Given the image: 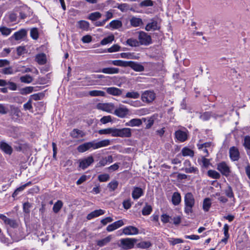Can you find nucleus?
I'll list each match as a JSON object with an SVG mask.
<instances>
[{
    "instance_id": "obj_1",
    "label": "nucleus",
    "mask_w": 250,
    "mask_h": 250,
    "mask_svg": "<svg viewBox=\"0 0 250 250\" xmlns=\"http://www.w3.org/2000/svg\"><path fill=\"white\" fill-rule=\"evenodd\" d=\"M185 202V212L187 214H191L193 212V207L195 205V199L193 195L190 192L186 194L184 197Z\"/></svg>"
},
{
    "instance_id": "obj_2",
    "label": "nucleus",
    "mask_w": 250,
    "mask_h": 250,
    "mask_svg": "<svg viewBox=\"0 0 250 250\" xmlns=\"http://www.w3.org/2000/svg\"><path fill=\"white\" fill-rule=\"evenodd\" d=\"M136 242L137 239L135 238H122L120 240L118 246L124 250H128L133 248Z\"/></svg>"
},
{
    "instance_id": "obj_3",
    "label": "nucleus",
    "mask_w": 250,
    "mask_h": 250,
    "mask_svg": "<svg viewBox=\"0 0 250 250\" xmlns=\"http://www.w3.org/2000/svg\"><path fill=\"white\" fill-rule=\"evenodd\" d=\"M113 113L119 118H124L129 115V110L125 105L120 104L119 107L114 110Z\"/></svg>"
},
{
    "instance_id": "obj_4",
    "label": "nucleus",
    "mask_w": 250,
    "mask_h": 250,
    "mask_svg": "<svg viewBox=\"0 0 250 250\" xmlns=\"http://www.w3.org/2000/svg\"><path fill=\"white\" fill-rule=\"evenodd\" d=\"M138 40L140 44L147 45L151 43V36L146 33L140 31L138 32Z\"/></svg>"
},
{
    "instance_id": "obj_5",
    "label": "nucleus",
    "mask_w": 250,
    "mask_h": 250,
    "mask_svg": "<svg viewBox=\"0 0 250 250\" xmlns=\"http://www.w3.org/2000/svg\"><path fill=\"white\" fill-rule=\"evenodd\" d=\"M131 129L130 128H123L121 129L115 128L114 137L129 138L131 137Z\"/></svg>"
},
{
    "instance_id": "obj_6",
    "label": "nucleus",
    "mask_w": 250,
    "mask_h": 250,
    "mask_svg": "<svg viewBox=\"0 0 250 250\" xmlns=\"http://www.w3.org/2000/svg\"><path fill=\"white\" fill-rule=\"evenodd\" d=\"M155 99V94L152 91L146 90L144 91L141 96V99L143 102L150 103L153 102Z\"/></svg>"
},
{
    "instance_id": "obj_7",
    "label": "nucleus",
    "mask_w": 250,
    "mask_h": 250,
    "mask_svg": "<svg viewBox=\"0 0 250 250\" xmlns=\"http://www.w3.org/2000/svg\"><path fill=\"white\" fill-rule=\"evenodd\" d=\"M217 169L222 175L226 177L228 176L231 172L230 167L225 162H222L218 164Z\"/></svg>"
},
{
    "instance_id": "obj_8",
    "label": "nucleus",
    "mask_w": 250,
    "mask_h": 250,
    "mask_svg": "<svg viewBox=\"0 0 250 250\" xmlns=\"http://www.w3.org/2000/svg\"><path fill=\"white\" fill-rule=\"evenodd\" d=\"M97 108L104 111L111 113L114 110V105L112 103H99Z\"/></svg>"
},
{
    "instance_id": "obj_9",
    "label": "nucleus",
    "mask_w": 250,
    "mask_h": 250,
    "mask_svg": "<svg viewBox=\"0 0 250 250\" xmlns=\"http://www.w3.org/2000/svg\"><path fill=\"white\" fill-rule=\"evenodd\" d=\"M184 165L185 166L184 170L186 173L198 174V169L196 167H192L189 161L186 160L184 163Z\"/></svg>"
},
{
    "instance_id": "obj_10",
    "label": "nucleus",
    "mask_w": 250,
    "mask_h": 250,
    "mask_svg": "<svg viewBox=\"0 0 250 250\" xmlns=\"http://www.w3.org/2000/svg\"><path fill=\"white\" fill-rule=\"evenodd\" d=\"M0 219L4 222L5 225H8L11 228H16L18 226L16 220L8 218L3 214L0 215Z\"/></svg>"
},
{
    "instance_id": "obj_11",
    "label": "nucleus",
    "mask_w": 250,
    "mask_h": 250,
    "mask_svg": "<svg viewBox=\"0 0 250 250\" xmlns=\"http://www.w3.org/2000/svg\"><path fill=\"white\" fill-rule=\"evenodd\" d=\"M229 153L230 158L233 161H237L240 158L239 150L235 146L231 147L229 148Z\"/></svg>"
},
{
    "instance_id": "obj_12",
    "label": "nucleus",
    "mask_w": 250,
    "mask_h": 250,
    "mask_svg": "<svg viewBox=\"0 0 250 250\" xmlns=\"http://www.w3.org/2000/svg\"><path fill=\"white\" fill-rule=\"evenodd\" d=\"M94 162V159L92 156H88L80 162L79 167L83 169H85L89 167Z\"/></svg>"
},
{
    "instance_id": "obj_13",
    "label": "nucleus",
    "mask_w": 250,
    "mask_h": 250,
    "mask_svg": "<svg viewBox=\"0 0 250 250\" xmlns=\"http://www.w3.org/2000/svg\"><path fill=\"white\" fill-rule=\"evenodd\" d=\"M123 233L126 235H136L139 233V230L135 227L129 226L123 229Z\"/></svg>"
},
{
    "instance_id": "obj_14",
    "label": "nucleus",
    "mask_w": 250,
    "mask_h": 250,
    "mask_svg": "<svg viewBox=\"0 0 250 250\" xmlns=\"http://www.w3.org/2000/svg\"><path fill=\"white\" fill-rule=\"evenodd\" d=\"M104 89L106 90L108 94L113 96H120L123 92V90L115 87H104Z\"/></svg>"
},
{
    "instance_id": "obj_15",
    "label": "nucleus",
    "mask_w": 250,
    "mask_h": 250,
    "mask_svg": "<svg viewBox=\"0 0 250 250\" xmlns=\"http://www.w3.org/2000/svg\"><path fill=\"white\" fill-rule=\"evenodd\" d=\"M127 66L130 67L137 72H142L144 70V67L142 65L132 61H128Z\"/></svg>"
},
{
    "instance_id": "obj_16",
    "label": "nucleus",
    "mask_w": 250,
    "mask_h": 250,
    "mask_svg": "<svg viewBox=\"0 0 250 250\" xmlns=\"http://www.w3.org/2000/svg\"><path fill=\"white\" fill-rule=\"evenodd\" d=\"M175 135L176 138L181 142H185L188 139L187 133L180 130L176 131Z\"/></svg>"
},
{
    "instance_id": "obj_17",
    "label": "nucleus",
    "mask_w": 250,
    "mask_h": 250,
    "mask_svg": "<svg viewBox=\"0 0 250 250\" xmlns=\"http://www.w3.org/2000/svg\"><path fill=\"white\" fill-rule=\"evenodd\" d=\"M26 35L27 31L24 29H21L19 31L15 32L12 37L15 40L19 41L24 38Z\"/></svg>"
},
{
    "instance_id": "obj_18",
    "label": "nucleus",
    "mask_w": 250,
    "mask_h": 250,
    "mask_svg": "<svg viewBox=\"0 0 250 250\" xmlns=\"http://www.w3.org/2000/svg\"><path fill=\"white\" fill-rule=\"evenodd\" d=\"M143 194V189L139 187H134L132 192V197L134 200L138 199Z\"/></svg>"
},
{
    "instance_id": "obj_19",
    "label": "nucleus",
    "mask_w": 250,
    "mask_h": 250,
    "mask_svg": "<svg viewBox=\"0 0 250 250\" xmlns=\"http://www.w3.org/2000/svg\"><path fill=\"white\" fill-rule=\"evenodd\" d=\"M142 124V120L140 119L135 118L132 119L126 122L125 124L126 126L134 127L140 126Z\"/></svg>"
},
{
    "instance_id": "obj_20",
    "label": "nucleus",
    "mask_w": 250,
    "mask_h": 250,
    "mask_svg": "<svg viewBox=\"0 0 250 250\" xmlns=\"http://www.w3.org/2000/svg\"><path fill=\"white\" fill-rule=\"evenodd\" d=\"M128 61L123 60H110L108 61V64H113L115 66L127 67Z\"/></svg>"
},
{
    "instance_id": "obj_21",
    "label": "nucleus",
    "mask_w": 250,
    "mask_h": 250,
    "mask_svg": "<svg viewBox=\"0 0 250 250\" xmlns=\"http://www.w3.org/2000/svg\"><path fill=\"white\" fill-rule=\"evenodd\" d=\"M99 72L107 74H115L119 73V69L116 67H106L103 68Z\"/></svg>"
},
{
    "instance_id": "obj_22",
    "label": "nucleus",
    "mask_w": 250,
    "mask_h": 250,
    "mask_svg": "<svg viewBox=\"0 0 250 250\" xmlns=\"http://www.w3.org/2000/svg\"><path fill=\"white\" fill-rule=\"evenodd\" d=\"M104 210L101 209H97L88 214L86 218L88 220H91L93 218L98 217L101 215L104 214Z\"/></svg>"
},
{
    "instance_id": "obj_23",
    "label": "nucleus",
    "mask_w": 250,
    "mask_h": 250,
    "mask_svg": "<svg viewBox=\"0 0 250 250\" xmlns=\"http://www.w3.org/2000/svg\"><path fill=\"white\" fill-rule=\"evenodd\" d=\"M70 136L74 139H78L85 136V133L82 130L74 129L70 133Z\"/></svg>"
},
{
    "instance_id": "obj_24",
    "label": "nucleus",
    "mask_w": 250,
    "mask_h": 250,
    "mask_svg": "<svg viewBox=\"0 0 250 250\" xmlns=\"http://www.w3.org/2000/svg\"><path fill=\"white\" fill-rule=\"evenodd\" d=\"M77 27L83 30L87 31L89 29V23L85 21H79L77 23Z\"/></svg>"
},
{
    "instance_id": "obj_25",
    "label": "nucleus",
    "mask_w": 250,
    "mask_h": 250,
    "mask_svg": "<svg viewBox=\"0 0 250 250\" xmlns=\"http://www.w3.org/2000/svg\"><path fill=\"white\" fill-rule=\"evenodd\" d=\"M145 29L146 31L156 30L159 29V26L156 21L152 20L146 25Z\"/></svg>"
},
{
    "instance_id": "obj_26",
    "label": "nucleus",
    "mask_w": 250,
    "mask_h": 250,
    "mask_svg": "<svg viewBox=\"0 0 250 250\" xmlns=\"http://www.w3.org/2000/svg\"><path fill=\"white\" fill-rule=\"evenodd\" d=\"M115 127H110L105 129H100L98 131V133L102 134H110L111 136L114 137L115 135Z\"/></svg>"
},
{
    "instance_id": "obj_27",
    "label": "nucleus",
    "mask_w": 250,
    "mask_h": 250,
    "mask_svg": "<svg viewBox=\"0 0 250 250\" xmlns=\"http://www.w3.org/2000/svg\"><path fill=\"white\" fill-rule=\"evenodd\" d=\"M112 238V236L109 235L103 239L97 240V244L98 246L102 247L109 243Z\"/></svg>"
},
{
    "instance_id": "obj_28",
    "label": "nucleus",
    "mask_w": 250,
    "mask_h": 250,
    "mask_svg": "<svg viewBox=\"0 0 250 250\" xmlns=\"http://www.w3.org/2000/svg\"><path fill=\"white\" fill-rule=\"evenodd\" d=\"M10 115L13 117L19 118L21 116V112L20 110L14 106H10Z\"/></svg>"
},
{
    "instance_id": "obj_29",
    "label": "nucleus",
    "mask_w": 250,
    "mask_h": 250,
    "mask_svg": "<svg viewBox=\"0 0 250 250\" xmlns=\"http://www.w3.org/2000/svg\"><path fill=\"white\" fill-rule=\"evenodd\" d=\"M108 26H110L113 29H117L122 26V23L120 21L113 20L109 23L108 25L106 26V28H108Z\"/></svg>"
},
{
    "instance_id": "obj_30",
    "label": "nucleus",
    "mask_w": 250,
    "mask_h": 250,
    "mask_svg": "<svg viewBox=\"0 0 250 250\" xmlns=\"http://www.w3.org/2000/svg\"><path fill=\"white\" fill-rule=\"evenodd\" d=\"M171 201L173 205L175 206L179 205L181 201L180 194L178 192H174L172 195Z\"/></svg>"
},
{
    "instance_id": "obj_31",
    "label": "nucleus",
    "mask_w": 250,
    "mask_h": 250,
    "mask_svg": "<svg viewBox=\"0 0 250 250\" xmlns=\"http://www.w3.org/2000/svg\"><path fill=\"white\" fill-rule=\"evenodd\" d=\"M88 95L91 97H104L105 96V93L102 90H93L88 92Z\"/></svg>"
},
{
    "instance_id": "obj_32",
    "label": "nucleus",
    "mask_w": 250,
    "mask_h": 250,
    "mask_svg": "<svg viewBox=\"0 0 250 250\" xmlns=\"http://www.w3.org/2000/svg\"><path fill=\"white\" fill-rule=\"evenodd\" d=\"M30 15V8L27 6L22 8V10L20 13V16L21 19H24Z\"/></svg>"
},
{
    "instance_id": "obj_33",
    "label": "nucleus",
    "mask_w": 250,
    "mask_h": 250,
    "mask_svg": "<svg viewBox=\"0 0 250 250\" xmlns=\"http://www.w3.org/2000/svg\"><path fill=\"white\" fill-rule=\"evenodd\" d=\"M130 24L133 27H137L143 24V21L140 18L133 17L130 20Z\"/></svg>"
},
{
    "instance_id": "obj_34",
    "label": "nucleus",
    "mask_w": 250,
    "mask_h": 250,
    "mask_svg": "<svg viewBox=\"0 0 250 250\" xmlns=\"http://www.w3.org/2000/svg\"><path fill=\"white\" fill-rule=\"evenodd\" d=\"M36 60L40 64H44L46 62V55L44 54H39L36 56Z\"/></svg>"
},
{
    "instance_id": "obj_35",
    "label": "nucleus",
    "mask_w": 250,
    "mask_h": 250,
    "mask_svg": "<svg viewBox=\"0 0 250 250\" xmlns=\"http://www.w3.org/2000/svg\"><path fill=\"white\" fill-rule=\"evenodd\" d=\"M211 203L210 199L208 198H205L203 203V209L205 211H208L211 207Z\"/></svg>"
},
{
    "instance_id": "obj_36",
    "label": "nucleus",
    "mask_w": 250,
    "mask_h": 250,
    "mask_svg": "<svg viewBox=\"0 0 250 250\" xmlns=\"http://www.w3.org/2000/svg\"><path fill=\"white\" fill-rule=\"evenodd\" d=\"M181 152L183 156H190L192 157L194 156V151L187 147H184L182 149Z\"/></svg>"
},
{
    "instance_id": "obj_37",
    "label": "nucleus",
    "mask_w": 250,
    "mask_h": 250,
    "mask_svg": "<svg viewBox=\"0 0 250 250\" xmlns=\"http://www.w3.org/2000/svg\"><path fill=\"white\" fill-rule=\"evenodd\" d=\"M0 147L7 154H10L12 153L11 147L5 143H1Z\"/></svg>"
},
{
    "instance_id": "obj_38",
    "label": "nucleus",
    "mask_w": 250,
    "mask_h": 250,
    "mask_svg": "<svg viewBox=\"0 0 250 250\" xmlns=\"http://www.w3.org/2000/svg\"><path fill=\"white\" fill-rule=\"evenodd\" d=\"M208 175L210 178L218 179L220 178V174L217 171L214 170H209L208 171Z\"/></svg>"
},
{
    "instance_id": "obj_39",
    "label": "nucleus",
    "mask_w": 250,
    "mask_h": 250,
    "mask_svg": "<svg viewBox=\"0 0 250 250\" xmlns=\"http://www.w3.org/2000/svg\"><path fill=\"white\" fill-rule=\"evenodd\" d=\"M34 87L32 86H27L20 89V93L22 95H26L32 93L33 91Z\"/></svg>"
},
{
    "instance_id": "obj_40",
    "label": "nucleus",
    "mask_w": 250,
    "mask_h": 250,
    "mask_svg": "<svg viewBox=\"0 0 250 250\" xmlns=\"http://www.w3.org/2000/svg\"><path fill=\"white\" fill-rule=\"evenodd\" d=\"M114 36L113 35H111L103 39L101 42V44L103 45H106L109 43H111L114 41Z\"/></svg>"
},
{
    "instance_id": "obj_41",
    "label": "nucleus",
    "mask_w": 250,
    "mask_h": 250,
    "mask_svg": "<svg viewBox=\"0 0 250 250\" xmlns=\"http://www.w3.org/2000/svg\"><path fill=\"white\" fill-rule=\"evenodd\" d=\"M168 242L170 245L174 246L176 244L183 243L184 240L180 238H168Z\"/></svg>"
},
{
    "instance_id": "obj_42",
    "label": "nucleus",
    "mask_w": 250,
    "mask_h": 250,
    "mask_svg": "<svg viewBox=\"0 0 250 250\" xmlns=\"http://www.w3.org/2000/svg\"><path fill=\"white\" fill-rule=\"evenodd\" d=\"M63 205L62 202L58 200L57 202L55 203L54 206L53 207V210L55 213H58L59 210L61 209Z\"/></svg>"
},
{
    "instance_id": "obj_43",
    "label": "nucleus",
    "mask_w": 250,
    "mask_h": 250,
    "mask_svg": "<svg viewBox=\"0 0 250 250\" xmlns=\"http://www.w3.org/2000/svg\"><path fill=\"white\" fill-rule=\"evenodd\" d=\"M31 71L32 69L31 68L26 67L25 66L21 65L18 66L16 69V72H20L22 73H27Z\"/></svg>"
},
{
    "instance_id": "obj_44",
    "label": "nucleus",
    "mask_w": 250,
    "mask_h": 250,
    "mask_svg": "<svg viewBox=\"0 0 250 250\" xmlns=\"http://www.w3.org/2000/svg\"><path fill=\"white\" fill-rule=\"evenodd\" d=\"M102 14L99 12H95L91 13L88 16V19L94 21L100 18Z\"/></svg>"
},
{
    "instance_id": "obj_45",
    "label": "nucleus",
    "mask_w": 250,
    "mask_h": 250,
    "mask_svg": "<svg viewBox=\"0 0 250 250\" xmlns=\"http://www.w3.org/2000/svg\"><path fill=\"white\" fill-rule=\"evenodd\" d=\"M89 149L88 143H84L80 145L77 147V150L79 152H84Z\"/></svg>"
},
{
    "instance_id": "obj_46",
    "label": "nucleus",
    "mask_w": 250,
    "mask_h": 250,
    "mask_svg": "<svg viewBox=\"0 0 250 250\" xmlns=\"http://www.w3.org/2000/svg\"><path fill=\"white\" fill-rule=\"evenodd\" d=\"M20 80L22 83H29L33 81V78L29 75L21 76L20 77Z\"/></svg>"
},
{
    "instance_id": "obj_47",
    "label": "nucleus",
    "mask_w": 250,
    "mask_h": 250,
    "mask_svg": "<svg viewBox=\"0 0 250 250\" xmlns=\"http://www.w3.org/2000/svg\"><path fill=\"white\" fill-rule=\"evenodd\" d=\"M140 97V94L137 92L131 91L128 92L126 93L125 97L133 98V99H137Z\"/></svg>"
},
{
    "instance_id": "obj_48",
    "label": "nucleus",
    "mask_w": 250,
    "mask_h": 250,
    "mask_svg": "<svg viewBox=\"0 0 250 250\" xmlns=\"http://www.w3.org/2000/svg\"><path fill=\"white\" fill-rule=\"evenodd\" d=\"M12 29L5 26L0 27V32L4 36H8L11 33Z\"/></svg>"
},
{
    "instance_id": "obj_49",
    "label": "nucleus",
    "mask_w": 250,
    "mask_h": 250,
    "mask_svg": "<svg viewBox=\"0 0 250 250\" xmlns=\"http://www.w3.org/2000/svg\"><path fill=\"white\" fill-rule=\"evenodd\" d=\"M126 44L131 46H138L140 43L137 40L131 38L126 41Z\"/></svg>"
},
{
    "instance_id": "obj_50",
    "label": "nucleus",
    "mask_w": 250,
    "mask_h": 250,
    "mask_svg": "<svg viewBox=\"0 0 250 250\" xmlns=\"http://www.w3.org/2000/svg\"><path fill=\"white\" fill-rule=\"evenodd\" d=\"M118 184L117 181L113 180L108 184V187L111 191H114L117 188Z\"/></svg>"
},
{
    "instance_id": "obj_51",
    "label": "nucleus",
    "mask_w": 250,
    "mask_h": 250,
    "mask_svg": "<svg viewBox=\"0 0 250 250\" xmlns=\"http://www.w3.org/2000/svg\"><path fill=\"white\" fill-rule=\"evenodd\" d=\"M139 5L141 7L152 6L153 5V1L151 0H145L141 2Z\"/></svg>"
},
{
    "instance_id": "obj_52",
    "label": "nucleus",
    "mask_w": 250,
    "mask_h": 250,
    "mask_svg": "<svg viewBox=\"0 0 250 250\" xmlns=\"http://www.w3.org/2000/svg\"><path fill=\"white\" fill-rule=\"evenodd\" d=\"M31 182H29L25 184L24 185L18 188H17V189L13 193V196H14L15 195H17L18 194L19 192L22 191L26 187L31 185Z\"/></svg>"
},
{
    "instance_id": "obj_53",
    "label": "nucleus",
    "mask_w": 250,
    "mask_h": 250,
    "mask_svg": "<svg viewBox=\"0 0 250 250\" xmlns=\"http://www.w3.org/2000/svg\"><path fill=\"white\" fill-rule=\"evenodd\" d=\"M99 148L105 147L110 145V141L108 139H105L98 142Z\"/></svg>"
},
{
    "instance_id": "obj_54",
    "label": "nucleus",
    "mask_w": 250,
    "mask_h": 250,
    "mask_svg": "<svg viewBox=\"0 0 250 250\" xmlns=\"http://www.w3.org/2000/svg\"><path fill=\"white\" fill-rule=\"evenodd\" d=\"M243 146L246 149L250 150V136H246L244 137Z\"/></svg>"
},
{
    "instance_id": "obj_55",
    "label": "nucleus",
    "mask_w": 250,
    "mask_h": 250,
    "mask_svg": "<svg viewBox=\"0 0 250 250\" xmlns=\"http://www.w3.org/2000/svg\"><path fill=\"white\" fill-rule=\"evenodd\" d=\"M225 193L229 198H234V194L232 189L230 186H229L227 187V188L225 190Z\"/></svg>"
},
{
    "instance_id": "obj_56",
    "label": "nucleus",
    "mask_w": 250,
    "mask_h": 250,
    "mask_svg": "<svg viewBox=\"0 0 250 250\" xmlns=\"http://www.w3.org/2000/svg\"><path fill=\"white\" fill-rule=\"evenodd\" d=\"M152 211V208L149 205H146L142 210V214L144 215H148Z\"/></svg>"
},
{
    "instance_id": "obj_57",
    "label": "nucleus",
    "mask_w": 250,
    "mask_h": 250,
    "mask_svg": "<svg viewBox=\"0 0 250 250\" xmlns=\"http://www.w3.org/2000/svg\"><path fill=\"white\" fill-rule=\"evenodd\" d=\"M30 36L34 40H37L38 38V31L36 28H33L31 29Z\"/></svg>"
},
{
    "instance_id": "obj_58",
    "label": "nucleus",
    "mask_w": 250,
    "mask_h": 250,
    "mask_svg": "<svg viewBox=\"0 0 250 250\" xmlns=\"http://www.w3.org/2000/svg\"><path fill=\"white\" fill-rule=\"evenodd\" d=\"M98 178L101 182H106L109 179V175L108 174H103L99 175Z\"/></svg>"
},
{
    "instance_id": "obj_59",
    "label": "nucleus",
    "mask_w": 250,
    "mask_h": 250,
    "mask_svg": "<svg viewBox=\"0 0 250 250\" xmlns=\"http://www.w3.org/2000/svg\"><path fill=\"white\" fill-rule=\"evenodd\" d=\"M120 48L121 47L119 45L116 44H114L111 47L107 49V51L109 53L117 52L120 50Z\"/></svg>"
},
{
    "instance_id": "obj_60",
    "label": "nucleus",
    "mask_w": 250,
    "mask_h": 250,
    "mask_svg": "<svg viewBox=\"0 0 250 250\" xmlns=\"http://www.w3.org/2000/svg\"><path fill=\"white\" fill-rule=\"evenodd\" d=\"M138 246L139 248L146 249L149 248L151 246V243L148 241H143L139 243L138 244Z\"/></svg>"
},
{
    "instance_id": "obj_61",
    "label": "nucleus",
    "mask_w": 250,
    "mask_h": 250,
    "mask_svg": "<svg viewBox=\"0 0 250 250\" xmlns=\"http://www.w3.org/2000/svg\"><path fill=\"white\" fill-rule=\"evenodd\" d=\"M211 117V113L208 112H206L201 114L200 118L203 121H207L210 119Z\"/></svg>"
},
{
    "instance_id": "obj_62",
    "label": "nucleus",
    "mask_w": 250,
    "mask_h": 250,
    "mask_svg": "<svg viewBox=\"0 0 250 250\" xmlns=\"http://www.w3.org/2000/svg\"><path fill=\"white\" fill-rule=\"evenodd\" d=\"M123 205L124 208L126 209H129L131 206V202L130 199L124 200L123 202Z\"/></svg>"
},
{
    "instance_id": "obj_63",
    "label": "nucleus",
    "mask_w": 250,
    "mask_h": 250,
    "mask_svg": "<svg viewBox=\"0 0 250 250\" xmlns=\"http://www.w3.org/2000/svg\"><path fill=\"white\" fill-rule=\"evenodd\" d=\"M23 106L25 110L32 109L33 108V107L32 105L31 100L29 99L27 103L23 104Z\"/></svg>"
},
{
    "instance_id": "obj_64",
    "label": "nucleus",
    "mask_w": 250,
    "mask_h": 250,
    "mask_svg": "<svg viewBox=\"0 0 250 250\" xmlns=\"http://www.w3.org/2000/svg\"><path fill=\"white\" fill-rule=\"evenodd\" d=\"M100 121L104 124L110 122L112 121L111 117L110 116H104L101 119Z\"/></svg>"
}]
</instances>
